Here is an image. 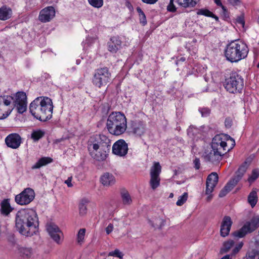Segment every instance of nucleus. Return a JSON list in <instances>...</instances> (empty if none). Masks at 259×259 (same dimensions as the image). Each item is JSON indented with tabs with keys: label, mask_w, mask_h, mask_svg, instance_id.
I'll return each mask as SVG.
<instances>
[{
	"label": "nucleus",
	"mask_w": 259,
	"mask_h": 259,
	"mask_svg": "<svg viewBox=\"0 0 259 259\" xmlns=\"http://www.w3.org/2000/svg\"><path fill=\"white\" fill-rule=\"evenodd\" d=\"M15 226L22 235L26 236L33 235L38 226V220L35 211L31 209L18 211L16 215Z\"/></svg>",
	"instance_id": "obj_1"
},
{
	"label": "nucleus",
	"mask_w": 259,
	"mask_h": 259,
	"mask_svg": "<svg viewBox=\"0 0 259 259\" xmlns=\"http://www.w3.org/2000/svg\"><path fill=\"white\" fill-rule=\"evenodd\" d=\"M249 49L246 44L240 40H233L228 44L225 50V56L231 63H236L245 58Z\"/></svg>",
	"instance_id": "obj_2"
},
{
	"label": "nucleus",
	"mask_w": 259,
	"mask_h": 259,
	"mask_svg": "<svg viewBox=\"0 0 259 259\" xmlns=\"http://www.w3.org/2000/svg\"><path fill=\"white\" fill-rule=\"evenodd\" d=\"M106 126L111 134L120 135L127 128L126 118L124 114L120 112H112L108 117Z\"/></svg>",
	"instance_id": "obj_3"
},
{
	"label": "nucleus",
	"mask_w": 259,
	"mask_h": 259,
	"mask_svg": "<svg viewBox=\"0 0 259 259\" xmlns=\"http://www.w3.org/2000/svg\"><path fill=\"white\" fill-rule=\"evenodd\" d=\"M235 145V140L228 135H217L212 139L211 148L224 155Z\"/></svg>",
	"instance_id": "obj_4"
},
{
	"label": "nucleus",
	"mask_w": 259,
	"mask_h": 259,
	"mask_svg": "<svg viewBox=\"0 0 259 259\" xmlns=\"http://www.w3.org/2000/svg\"><path fill=\"white\" fill-rule=\"evenodd\" d=\"M225 88L231 93H240L244 87L243 79L236 72H233L225 80Z\"/></svg>",
	"instance_id": "obj_5"
},
{
	"label": "nucleus",
	"mask_w": 259,
	"mask_h": 259,
	"mask_svg": "<svg viewBox=\"0 0 259 259\" xmlns=\"http://www.w3.org/2000/svg\"><path fill=\"white\" fill-rule=\"evenodd\" d=\"M111 147L110 140L104 135H96L88 144L89 150L91 149L102 150L109 151Z\"/></svg>",
	"instance_id": "obj_6"
},
{
	"label": "nucleus",
	"mask_w": 259,
	"mask_h": 259,
	"mask_svg": "<svg viewBox=\"0 0 259 259\" xmlns=\"http://www.w3.org/2000/svg\"><path fill=\"white\" fill-rule=\"evenodd\" d=\"M258 227L259 215L254 216L249 221L246 222L239 230L234 232L233 235L235 237L242 238L247 234L253 232Z\"/></svg>",
	"instance_id": "obj_7"
},
{
	"label": "nucleus",
	"mask_w": 259,
	"mask_h": 259,
	"mask_svg": "<svg viewBox=\"0 0 259 259\" xmlns=\"http://www.w3.org/2000/svg\"><path fill=\"white\" fill-rule=\"evenodd\" d=\"M110 73L106 67L98 69L94 74L93 82L94 85L100 88L109 82Z\"/></svg>",
	"instance_id": "obj_8"
},
{
	"label": "nucleus",
	"mask_w": 259,
	"mask_h": 259,
	"mask_svg": "<svg viewBox=\"0 0 259 259\" xmlns=\"http://www.w3.org/2000/svg\"><path fill=\"white\" fill-rule=\"evenodd\" d=\"M42 101L39 120L46 121L52 117L53 105L52 101L50 98L44 97L42 98Z\"/></svg>",
	"instance_id": "obj_9"
},
{
	"label": "nucleus",
	"mask_w": 259,
	"mask_h": 259,
	"mask_svg": "<svg viewBox=\"0 0 259 259\" xmlns=\"http://www.w3.org/2000/svg\"><path fill=\"white\" fill-rule=\"evenodd\" d=\"M35 197V193L33 189L30 188L25 189L19 194L15 196V202L21 205L29 204Z\"/></svg>",
	"instance_id": "obj_10"
},
{
	"label": "nucleus",
	"mask_w": 259,
	"mask_h": 259,
	"mask_svg": "<svg viewBox=\"0 0 259 259\" xmlns=\"http://www.w3.org/2000/svg\"><path fill=\"white\" fill-rule=\"evenodd\" d=\"M161 171V166L159 162H154L150 169V185L152 189L155 190L160 185L159 175Z\"/></svg>",
	"instance_id": "obj_11"
},
{
	"label": "nucleus",
	"mask_w": 259,
	"mask_h": 259,
	"mask_svg": "<svg viewBox=\"0 0 259 259\" xmlns=\"http://www.w3.org/2000/svg\"><path fill=\"white\" fill-rule=\"evenodd\" d=\"M46 229L53 240L59 244L62 233L59 227L54 223L50 222L47 224Z\"/></svg>",
	"instance_id": "obj_12"
},
{
	"label": "nucleus",
	"mask_w": 259,
	"mask_h": 259,
	"mask_svg": "<svg viewBox=\"0 0 259 259\" xmlns=\"http://www.w3.org/2000/svg\"><path fill=\"white\" fill-rule=\"evenodd\" d=\"M127 144L123 140H119L116 141L112 147L113 153L120 156L125 155L127 153Z\"/></svg>",
	"instance_id": "obj_13"
},
{
	"label": "nucleus",
	"mask_w": 259,
	"mask_h": 259,
	"mask_svg": "<svg viewBox=\"0 0 259 259\" xmlns=\"http://www.w3.org/2000/svg\"><path fill=\"white\" fill-rule=\"evenodd\" d=\"M132 132L137 136L141 137L144 135L147 130L146 124L141 120L132 121L131 123Z\"/></svg>",
	"instance_id": "obj_14"
},
{
	"label": "nucleus",
	"mask_w": 259,
	"mask_h": 259,
	"mask_svg": "<svg viewBox=\"0 0 259 259\" xmlns=\"http://www.w3.org/2000/svg\"><path fill=\"white\" fill-rule=\"evenodd\" d=\"M219 176L217 172H213L209 175L206 182L205 194H211L218 183Z\"/></svg>",
	"instance_id": "obj_15"
},
{
	"label": "nucleus",
	"mask_w": 259,
	"mask_h": 259,
	"mask_svg": "<svg viewBox=\"0 0 259 259\" xmlns=\"http://www.w3.org/2000/svg\"><path fill=\"white\" fill-rule=\"evenodd\" d=\"M44 97H39L34 100L30 104L29 110L30 113L36 119L39 120L41 104L43 102L42 98Z\"/></svg>",
	"instance_id": "obj_16"
},
{
	"label": "nucleus",
	"mask_w": 259,
	"mask_h": 259,
	"mask_svg": "<svg viewBox=\"0 0 259 259\" xmlns=\"http://www.w3.org/2000/svg\"><path fill=\"white\" fill-rule=\"evenodd\" d=\"M5 142L8 147L17 149L21 143V138L18 134H11L6 138Z\"/></svg>",
	"instance_id": "obj_17"
},
{
	"label": "nucleus",
	"mask_w": 259,
	"mask_h": 259,
	"mask_svg": "<svg viewBox=\"0 0 259 259\" xmlns=\"http://www.w3.org/2000/svg\"><path fill=\"white\" fill-rule=\"evenodd\" d=\"M55 15V11L53 7H48L40 11L39 20L44 23L50 21Z\"/></svg>",
	"instance_id": "obj_18"
},
{
	"label": "nucleus",
	"mask_w": 259,
	"mask_h": 259,
	"mask_svg": "<svg viewBox=\"0 0 259 259\" xmlns=\"http://www.w3.org/2000/svg\"><path fill=\"white\" fill-rule=\"evenodd\" d=\"M223 155L220 154L219 151L212 149L210 152H205L203 157L206 161L209 162L213 164H218L222 159Z\"/></svg>",
	"instance_id": "obj_19"
},
{
	"label": "nucleus",
	"mask_w": 259,
	"mask_h": 259,
	"mask_svg": "<svg viewBox=\"0 0 259 259\" xmlns=\"http://www.w3.org/2000/svg\"><path fill=\"white\" fill-rule=\"evenodd\" d=\"M232 224L231 219L229 216H225L223 218L221 226L220 233L222 237L227 236L230 231Z\"/></svg>",
	"instance_id": "obj_20"
},
{
	"label": "nucleus",
	"mask_w": 259,
	"mask_h": 259,
	"mask_svg": "<svg viewBox=\"0 0 259 259\" xmlns=\"http://www.w3.org/2000/svg\"><path fill=\"white\" fill-rule=\"evenodd\" d=\"M108 50L112 53H116L121 48V41L118 36H113L108 42Z\"/></svg>",
	"instance_id": "obj_21"
},
{
	"label": "nucleus",
	"mask_w": 259,
	"mask_h": 259,
	"mask_svg": "<svg viewBox=\"0 0 259 259\" xmlns=\"http://www.w3.org/2000/svg\"><path fill=\"white\" fill-rule=\"evenodd\" d=\"M247 169V162H245L239 167L237 171L236 172V175L231 180L234 184L236 185L237 184L245 173Z\"/></svg>",
	"instance_id": "obj_22"
},
{
	"label": "nucleus",
	"mask_w": 259,
	"mask_h": 259,
	"mask_svg": "<svg viewBox=\"0 0 259 259\" xmlns=\"http://www.w3.org/2000/svg\"><path fill=\"white\" fill-rule=\"evenodd\" d=\"M91 156L97 161H103L106 158L108 151H102V150L91 149L89 150Z\"/></svg>",
	"instance_id": "obj_23"
},
{
	"label": "nucleus",
	"mask_w": 259,
	"mask_h": 259,
	"mask_svg": "<svg viewBox=\"0 0 259 259\" xmlns=\"http://www.w3.org/2000/svg\"><path fill=\"white\" fill-rule=\"evenodd\" d=\"M100 181L104 186H109L115 183V179L112 174L106 172L101 177Z\"/></svg>",
	"instance_id": "obj_24"
},
{
	"label": "nucleus",
	"mask_w": 259,
	"mask_h": 259,
	"mask_svg": "<svg viewBox=\"0 0 259 259\" xmlns=\"http://www.w3.org/2000/svg\"><path fill=\"white\" fill-rule=\"evenodd\" d=\"M12 15V9L6 6L0 8V20H6L10 19Z\"/></svg>",
	"instance_id": "obj_25"
},
{
	"label": "nucleus",
	"mask_w": 259,
	"mask_h": 259,
	"mask_svg": "<svg viewBox=\"0 0 259 259\" xmlns=\"http://www.w3.org/2000/svg\"><path fill=\"white\" fill-rule=\"evenodd\" d=\"M1 213L4 215H7L13 210V208L10 205L9 199H4L1 202Z\"/></svg>",
	"instance_id": "obj_26"
},
{
	"label": "nucleus",
	"mask_w": 259,
	"mask_h": 259,
	"mask_svg": "<svg viewBox=\"0 0 259 259\" xmlns=\"http://www.w3.org/2000/svg\"><path fill=\"white\" fill-rule=\"evenodd\" d=\"M53 161L52 159L50 157H44L40 158L37 162L35 163L32 166V169H37L39 168L41 166H45L51 162Z\"/></svg>",
	"instance_id": "obj_27"
},
{
	"label": "nucleus",
	"mask_w": 259,
	"mask_h": 259,
	"mask_svg": "<svg viewBox=\"0 0 259 259\" xmlns=\"http://www.w3.org/2000/svg\"><path fill=\"white\" fill-rule=\"evenodd\" d=\"M236 185L230 180L219 193L220 197H223L227 195Z\"/></svg>",
	"instance_id": "obj_28"
},
{
	"label": "nucleus",
	"mask_w": 259,
	"mask_h": 259,
	"mask_svg": "<svg viewBox=\"0 0 259 259\" xmlns=\"http://www.w3.org/2000/svg\"><path fill=\"white\" fill-rule=\"evenodd\" d=\"M89 203V201L83 198L80 200L78 204L79 213L81 216L85 215L87 213V205Z\"/></svg>",
	"instance_id": "obj_29"
},
{
	"label": "nucleus",
	"mask_w": 259,
	"mask_h": 259,
	"mask_svg": "<svg viewBox=\"0 0 259 259\" xmlns=\"http://www.w3.org/2000/svg\"><path fill=\"white\" fill-rule=\"evenodd\" d=\"M2 99L0 98V120L6 118L11 113V111L3 104Z\"/></svg>",
	"instance_id": "obj_30"
},
{
	"label": "nucleus",
	"mask_w": 259,
	"mask_h": 259,
	"mask_svg": "<svg viewBox=\"0 0 259 259\" xmlns=\"http://www.w3.org/2000/svg\"><path fill=\"white\" fill-rule=\"evenodd\" d=\"M199 0H177L178 3L184 8L194 7Z\"/></svg>",
	"instance_id": "obj_31"
},
{
	"label": "nucleus",
	"mask_w": 259,
	"mask_h": 259,
	"mask_svg": "<svg viewBox=\"0 0 259 259\" xmlns=\"http://www.w3.org/2000/svg\"><path fill=\"white\" fill-rule=\"evenodd\" d=\"M248 202L253 208L257 202V193L255 190H252L249 194L247 198Z\"/></svg>",
	"instance_id": "obj_32"
},
{
	"label": "nucleus",
	"mask_w": 259,
	"mask_h": 259,
	"mask_svg": "<svg viewBox=\"0 0 259 259\" xmlns=\"http://www.w3.org/2000/svg\"><path fill=\"white\" fill-rule=\"evenodd\" d=\"M151 226L155 228H161L165 225V221L159 217L155 218L153 221H150Z\"/></svg>",
	"instance_id": "obj_33"
},
{
	"label": "nucleus",
	"mask_w": 259,
	"mask_h": 259,
	"mask_svg": "<svg viewBox=\"0 0 259 259\" xmlns=\"http://www.w3.org/2000/svg\"><path fill=\"white\" fill-rule=\"evenodd\" d=\"M20 254L27 258L30 257L33 254L32 249L31 248L28 247H20L19 249Z\"/></svg>",
	"instance_id": "obj_34"
},
{
	"label": "nucleus",
	"mask_w": 259,
	"mask_h": 259,
	"mask_svg": "<svg viewBox=\"0 0 259 259\" xmlns=\"http://www.w3.org/2000/svg\"><path fill=\"white\" fill-rule=\"evenodd\" d=\"M27 102V96L26 94L23 92H18L16 95L15 103Z\"/></svg>",
	"instance_id": "obj_35"
},
{
	"label": "nucleus",
	"mask_w": 259,
	"mask_h": 259,
	"mask_svg": "<svg viewBox=\"0 0 259 259\" xmlns=\"http://www.w3.org/2000/svg\"><path fill=\"white\" fill-rule=\"evenodd\" d=\"M122 202L124 205H129L132 200L129 193L127 191H124L121 193Z\"/></svg>",
	"instance_id": "obj_36"
},
{
	"label": "nucleus",
	"mask_w": 259,
	"mask_h": 259,
	"mask_svg": "<svg viewBox=\"0 0 259 259\" xmlns=\"http://www.w3.org/2000/svg\"><path fill=\"white\" fill-rule=\"evenodd\" d=\"M234 242L233 240H228L224 242L223 244V247L221 249V252L224 253L227 252L233 246Z\"/></svg>",
	"instance_id": "obj_37"
},
{
	"label": "nucleus",
	"mask_w": 259,
	"mask_h": 259,
	"mask_svg": "<svg viewBox=\"0 0 259 259\" xmlns=\"http://www.w3.org/2000/svg\"><path fill=\"white\" fill-rule=\"evenodd\" d=\"M259 177V169H253L252 170L251 175L247 179V181L250 184H252Z\"/></svg>",
	"instance_id": "obj_38"
},
{
	"label": "nucleus",
	"mask_w": 259,
	"mask_h": 259,
	"mask_svg": "<svg viewBox=\"0 0 259 259\" xmlns=\"http://www.w3.org/2000/svg\"><path fill=\"white\" fill-rule=\"evenodd\" d=\"M136 10L139 14L140 23L142 24L143 25H145L147 24V20L144 12L140 7H137Z\"/></svg>",
	"instance_id": "obj_39"
},
{
	"label": "nucleus",
	"mask_w": 259,
	"mask_h": 259,
	"mask_svg": "<svg viewBox=\"0 0 259 259\" xmlns=\"http://www.w3.org/2000/svg\"><path fill=\"white\" fill-rule=\"evenodd\" d=\"M45 133L41 130L33 131L31 134V138L37 141L44 136Z\"/></svg>",
	"instance_id": "obj_40"
},
{
	"label": "nucleus",
	"mask_w": 259,
	"mask_h": 259,
	"mask_svg": "<svg viewBox=\"0 0 259 259\" xmlns=\"http://www.w3.org/2000/svg\"><path fill=\"white\" fill-rule=\"evenodd\" d=\"M15 105L19 113L22 114L26 110L27 102L15 103Z\"/></svg>",
	"instance_id": "obj_41"
},
{
	"label": "nucleus",
	"mask_w": 259,
	"mask_h": 259,
	"mask_svg": "<svg viewBox=\"0 0 259 259\" xmlns=\"http://www.w3.org/2000/svg\"><path fill=\"white\" fill-rule=\"evenodd\" d=\"M89 4L95 8H101L103 5V0H88Z\"/></svg>",
	"instance_id": "obj_42"
},
{
	"label": "nucleus",
	"mask_w": 259,
	"mask_h": 259,
	"mask_svg": "<svg viewBox=\"0 0 259 259\" xmlns=\"http://www.w3.org/2000/svg\"><path fill=\"white\" fill-rule=\"evenodd\" d=\"M187 198L188 193L185 192L183 195L179 197L177 202H176V204L178 206H182L187 201Z\"/></svg>",
	"instance_id": "obj_43"
},
{
	"label": "nucleus",
	"mask_w": 259,
	"mask_h": 259,
	"mask_svg": "<svg viewBox=\"0 0 259 259\" xmlns=\"http://www.w3.org/2000/svg\"><path fill=\"white\" fill-rule=\"evenodd\" d=\"M85 233V229H80L77 234V242L81 244L84 239Z\"/></svg>",
	"instance_id": "obj_44"
},
{
	"label": "nucleus",
	"mask_w": 259,
	"mask_h": 259,
	"mask_svg": "<svg viewBox=\"0 0 259 259\" xmlns=\"http://www.w3.org/2000/svg\"><path fill=\"white\" fill-rule=\"evenodd\" d=\"M109 256L117 257L120 259H122L123 257V253L121 252L119 249H115L114 251L110 252L108 254Z\"/></svg>",
	"instance_id": "obj_45"
},
{
	"label": "nucleus",
	"mask_w": 259,
	"mask_h": 259,
	"mask_svg": "<svg viewBox=\"0 0 259 259\" xmlns=\"http://www.w3.org/2000/svg\"><path fill=\"white\" fill-rule=\"evenodd\" d=\"M212 12L209 10L205 9H199L197 12V15H204L207 17H209L211 16Z\"/></svg>",
	"instance_id": "obj_46"
},
{
	"label": "nucleus",
	"mask_w": 259,
	"mask_h": 259,
	"mask_svg": "<svg viewBox=\"0 0 259 259\" xmlns=\"http://www.w3.org/2000/svg\"><path fill=\"white\" fill-rule=\"evenodd\" d=\"M174 0H170V2L167 7V10L169 12H174L176 11V8L174 4Z\"/></svg>",
	"instance_id": "obj_47"
},
{
	"label": "nucleus",
	"mask_w": 259,
	"mask_h": 259,
	"mask_svg": "<svg viewBox=\"0 0 259 259\" xmlns=\"http://www.w3.org/2000/svg\"><path fill=\"white\" fill-rule=\"evenodd\" d=\"M201 115L203 117L207 116L210 113V110L208 108H202L199 109Z\"/></svg>",
	"instance_id": "obj_48"
},
{
	"label": "nucleus",
	"mask_w": 259,
	"mask_h": 259,
	"mask_svg": "<svg viewBox=\"0 0 259 259\" xmlns=\"http://www.w3.org/2000/svg\"><path fill=\"white\" fill-rule=\"evenodd\" d=\"M236 21L237 24H240L242 27H244L245 24V21L244 19V16L243 15L238 16L236 18Z\"/></svg>",
	"instance_id": "obj_49"
},
{
	"label": "nucleus",
	"mask_w": 259,
	"mask_h": 259,
	"mask_svg": "<svg viewBox=\"0 0 259 259\" xmlns=\"http://www.w3.org/2000/svg\"><path fill=\"white\" fill-rule=\"evenodd\" d=\"M254 252H256V251L253 250L250 253H249L246 256L247 259H257L259 256L255 255Z\"/></svg>",
	"instance_id": "obj_50"
},
{
	"label": "nucleus",
	"mask_w": 259,
	"mask_h": 259,
	"mask_svg": "<svg viewBox=\"0 0 259 259\" xmlns=\"http://www.w3.org/2000/svg\"><path fill=\"white\" fill-rule=\"evenodd\" d=\"M193 163L194 164V167L196 169H199L200 167V163L199 159L198 158H195L193 161Z\"/></svg>",
	"instance_id": "obj_51"
},
{
	"label": "nucleus",
	"mask_w": 259,
	"mask_h": 259,
	"mask_svg": "<svg viewBox=\"0 0 259 259\" xmlns=\"http://www.w3.org/2000/svg\"><path fill=\"white\" fill-rule=\"evenodd\" d=\"M0 98L2 99V100H3V104L4 105H5V107H7L8 106L10 105L11 101L10 100H9V99H5L4 97H3L2 96H0ZM7 98H8V97H7Z\"/></svg>",
	"instance_id": "obj_52"
},
{
	"label": "nucleus",
	"mask_w": 259,
	"mask_h": 259,
	"mask_svg": "<svg viewBox=\"0 0 259 259\" xmlns=\"http://www.w3.org/2000/svg\"><path fill=\"white\" fill-rule=\"evenodd\" d=\"M113 229V225L112 224H109L108 226L106 228V232L107 234H109L112 231Z\"/></svg>",
	"instance_id": "obj_53"
},
{
	"label": "nucleus",
	"mask_w": 259,
	"mask_h": 259,
	"mask_svg": "<svg viewBox=\"0 0 259 259\" xmlns=\"http://www.w3.org/2000/svg\"><path fill=\"white\" fill-rule=\"evenodd\" d=\"M214 3L216 4V5L218 6H220L223 10L224 11H226V7L223 6L221 2V0H213Z\"/></svg>",
	"instance_id": "obj_54"
},
{
	"label": "nucleus",
	"mask_w": 259,
	"mask_h": 259,
	"mask_svg": "<svg viewBox=\"0 0 259 259\" xmlns=\"http://www.w3.org/2000/svg\"><path fill=\"white\" fill-rule=\"evenodd\" d=\"M225 124L226 127L230 128L232 125V120L230 118H226Z\"/></svg>",
	"instance_id": "obj_55"
},
{
	"label": "nucleus",
	"mask_w": 259,
	"mask_h": 259,
	"mask_svg": "<svg viewBox=\"0 0 259 259\" xmlns=\"http://www.w3.org/2000/svg\"><path fill=\"white\" fill-rule=\"evenodd\" d=\"M228 1L233 6H237L240 3V0H228Z\"/></svg>",
	"instance_id": "obj_56"
},
{
	"label": "nucleus",
	"mask_w": 259,
	"mask_h": 259,
	"mask_svg": "<svg viewBox=\"0 0 259 259\" xmlns=\"http://www.w3.org/2000/svg\"><path fill=\"white\" fill-rule=\"evenodd\" d=\"M158 0H142V1L146 4L152 5L155 4Z\"/></svg>",
	"instance_id": "obj_57"
},
{
	"label": "nucleus",
	"mask_w": 259,
	"mask_h": 259,
	"mask_svg": "<svg viewBox=\"0 0 259 259\" xmlns=\"http://www.w3.org/2000/svg\"><path fill=\"white\" fill-rule=\"evenodd\" d=\"M72 177H69L67 180L65 181V183L66 184L68 187H71L72 184L71 183Z\"/></svg>",
	"instance_id": "obj_58"
},
{
	"label": "nucleus",
	"mask_w": 259,
	"mask_h": 259,
	"mask_svg": "<svg viewBox=\"0 0 259 259\" xmlns=\"http://www.w3.org/2000/svg\"><path fill=\"white\" fill-rule=\"evenodd\" d=\"M193 129H195V128H194L193 126H190L187 131L188 134L189 135H194Z\"/></svg>",
	"instance_id": "obj_59"
},
{
	"label": "nucleus",
	"mask_w": 259,
	"mask_h": 259,
	"mask_svg": "<svg viewBox=\"0 0 259 259\" xmlns=\"http://www.w3.org/2000/svg\"><path fill=\"white\" fill-rule=\"evenodd\" d=\"M239 250H240L239 248H238V247H235L233 249L232 254H235L236 253H237L239 251Z\"/></svg>",
	"instance_id": "obj_60"
},
{
	"label": "nucleus",
	"mask_w": 259,
	"mask_h": 259,
	"mask_svg": "<svg viewBox=\"0 0 259 259\" xmlns=\"http://www.w3.org/2000/svg\"><path fill=\"white\" fill-rule=\"evenodd\" d=\"M210 17L214 18L217 21H219V17L215 15L213 13H211Z\"/></svg>",
	"instance_id": "obj_61"
},
{
	"label": "nucleus",
	"mask_w": 259,
	"mask_h": 259,
	"mask_svg": "<svg viewBox=\"0 0 259 259\" xmlns=\"http://www.w3.org/2000/svg\"><path fill=\"white\" fill-rule=\"evenodd\" d=\"M207 195H208V196L207 197L206 200L207 201H209L211 199L212 196L211 195H210V194H209Z\"/></svg>",
	"instance_id": "obj_62"
},
{
	"label": "nucleus",
	"mask_w": 259,
	"mask_h": 259,
	"mask_svg": "<svg viewBox=\"0 0 259 259\" xmlns=\"http://www.w3.org/2000/svg\"><path fill=\"white\" fill-rule=\"evenodd\" d=\"M221 259H231V258L230 257L229 255H226L224 256V257H223Z\"/></svg>",
	"instance_id": "obj_63"
},
{
	"label": "nucleus",
	"mask_w": 259,
	"mask_h": 259,
	"mask_svg": "<svg viewBox=\"0 0 259 259\" xmlns=\"http://www.w3.org/2000/svg\"><path fill=\"white\" fill-rule=\"evenodd\" d=\"M242 243H240L239 244H238V245L237 246L238 247V248H239V249H240L241 248V247H242Z\"/></svg>",
	"instance_id": "obj_64"
}]
</instances>
